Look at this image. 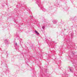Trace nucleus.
<instances>
[{
    "instance_id": "f257e3e1",
    "label": "nucleus",
    "mask_w": 77,
    "mask_h": 77,
    "mask_svg": "<svg viewBox=\"0 0 77 77\" xmlns=\"http://www.w3.org/2000/svg\"><path fill=\"white\" fill-rule=\"evenodd\" d=\"M36 3L39 7H40V9H42L43 11L44 12H45V11H46L45 9V8H44L43 7V5L41 4V1H40V0H37Z\"/></svg>"
},
{
    "instance_id": "f03ea898",
    "label": "nucleus",
    "mask_w": 77,
    "mask_h": 77,
    "mask_svg": "<svg viewBox=\"0 0 77 77\" xmlns=\"http://www.w3.org/2000/svg\"><path fill=\"white\" fill-rule=\"evenodd\" d=\"M5 42L6 44H9L10 43L8 42V40L7 39H6L5 40Z\"/></svg>"
},
{
    "instance_id": "7ed1b4c3",
    "label": "nucleus",
    "mask_w": 77,
    "mask_h": 77,
    "mask_svg": "<svg viewBox=\"0 0 77 77\" xmlns=\"http://www.w3.org/2000/svg\"><path fill=\"white\" fill-rule=\"evenodd\" d=\"M69 72H73V68H69Z\"/></svg>"
},
{
    "instance_id": "20e7f679",
    "label": "nucleus",
    "mask_w": 77,
    "mask_h": 77,
    "mask_svg": "<svg viewBox=\"0 0 77 77\" xmlns=\"http://www.w3.org/2000/svg\"><path fill=\"white\" fill-rule=\"evenodd\" d=\"M63 9H64L65 11H66L68 9V7H65L63 8Z\"/></svg>"
},
{
    "instance_id": "39448f33",
    "label": "nucleus",
    "mask_w": 77,
    "mask_h": 77,
    "mask_svg": "<svg viewBox=\"0 0 77 77\" xmlns=\"http://www.w3.org/2000/svg\"><path fill=\"white\" fill-rule=\"evenodd\" d=\"M35 33H36V34L38 35H39V32H38V31H35Z\"/></svg>"
},
{
    "instance_id": "423d86ee",
    "label": "nucleus",
    "mask_w": 77,
    "mask_h": 77,
    "mask_svg": "<svg viewBox=\"0 0 77 77\" xmlns=\"http://www.w3.org/2000/svg\"><path fill=\"white\" fill-rule=\"evenodd\" d=\"M52 22H53L54 24H56V23H57V22L55 20L53 21Z\"/></svg>"
},
{
    "instance_id": "0eeeda50",
    "label": "nucleus",
    "mask_w": 77,
    "mask_h": 77,
    "mask_svg": "<svg viewBox=\"0 0 77 77\" xmlns=\"http://www.w3.org/2000/svg\"><path fill=\"white\" fill-rule=\"evenodd\" d=\"M29 17H30L31 19H33V16H29Z\"/></svg>"
},
{
    "instance_id": "6e6552de",
    "label": "nucleus",
    "mask_w": 77,
    "mask_h": 77,
    "mask_svg": "<svg viewBox=\"0 0 77 77\" xmlns=\"http://www.w3.org/2000/svg\"><path fill=\"white\" fill-rule=\"evenodd\" d=\"M42 29H45V26H42Z\"/></svg>"
},
{
    "instance_id": "1a4fd4ad",
    "label": "nucleus",
    "mask_w": 77,
    "mask_h": 77,
    "mask_svg": "<svg viewBox=\"0 0 77 77\" xmlns=\"http://www.w3.org/2000/svg\"><path fill=\"white\" fill-rule=\"evenodd\" d=\"M15 44L16 46H17V45H18V44H17V43H15Z\"/></svg>"
},
{
    "instance_id": "9d476101",
    "label": "nucleus",
    "mask_w": 77,
    "mask_h": 77,
    "mask_svg": "<svg viewBox=\"0 0 77 77\" xmlns=\"http://www.w3.org/2000/svg\"><path fill=\"white\" fill-rule=\"evenodd\" d=\"M51 45V44H50V45Z\"/></svg>"
},
{
    "instance_id": "9b49d317",
    "label": "nucleus",
    "mask_w": 77,
    "mask_h": 77,
    "mask_svg": "<svg viewBox=\"0 0 77 77\" xmlns=\"http://www.w3.org/2000/svg\"><path fill=\"white\" fill-rule=\"evenodd\" d=\"M47 69H46V70H45V72H47Z\"/></svg>"
},
{
    "instance_id": "f8f14e48",
    "label": "nucleus",
    "mask_w": 77,
    "mask_h": 77,
    "mask_svg": "<svg viewBox=\"0 0 77 77\" xmlns=\"http://www.w3.org/2000/svg\"><path fill=\"white\" fill-rule=\"evenodd\" d=\"M2 6H3V7H4V6H5V5H2Z\"/></svg>"
},
{
    "instance_id": "ddd939ff",
    "label": "nucleus",
    "mask_w": 77,
    "mask_h": 77,
    "mask_svg": "<svg viewBox=\"0 0 77 77\" xmlns=\"http://www.w3.org/2000/svg\"><path fill=\"white\" fill-rule=\"evenodd\" d=\"M27 24H29V23L28 22H27Z\"/></svg>"
},
{
    "instance_id": "4468645a",
    "label": "nucleus",
    "mask_w": 77,
    "mask_h": 77,
    "mask_svg": "<svg viewBox=\"0 0 77 77\" xmlns=\"http://www.w3.org/2000/svg\"><path fill=\"white\" fill-rule=\"evenodd\" d=\"M50 24H49V26H50Z\"/></svg>"
},
{
    "instance_id": "2eb2a0df",
    "label": "nucleus",
    "mask_w": 77,
    "mask_h": 77,
    "mask_svg": "<svg viewBox=\"0 0 77 77\" xmlns=\"http://www.w3.org/2000/svg\"><path fill=\"white\" fill-rule=\"evenodd\" d=\"M6 67H7V66H6Z\"/></svg>"
}]
</instances>
